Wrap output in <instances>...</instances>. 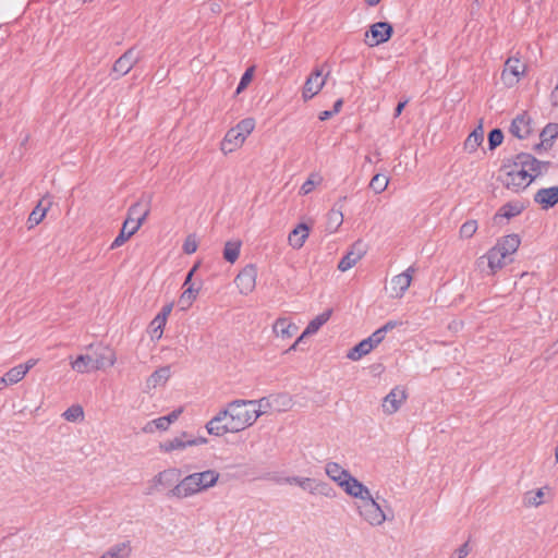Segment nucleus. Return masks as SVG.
<instances>
[{"label": "nucleus", "instance_id": "1", "mask_svg": "<svg viewBox=\"0 0 558 558\" xmlns=\"http://www.w3.org/2000/svg\"><path fill=\"white\" fill-rule=\"evenodd\" d=\"M220 474L215 470L195 472L183 477L169 492L170 497L187 498L215 486Z\"/></svg>", "mask_w": 558, "mask_h": 558}, {"label": "nucleus", "instance_id": "2", "mask_svg": "<svg viewBox=\"0 0 558 558\" xmlns=\"http://www.w3.org/2000/svg\"><path fill=\"white\" fill-rule=\"evenodd\" d=\"M256 400H233L231 401L225 411L231 424V429L234 433L244 429L263 414L262 410H247L246 405H255Z\"/></svg>", "mask_w": 558, "mask_h": 558}, {"label": "nucleus", "instance_id": "3", "mask_svg": "<svg viewBox=\"0 0 558 558\" xmlns=\"http://www.w3.org/2000/svg\"><path fill=\"white\" fill-rule=\"evenodd\" d=\"M549 167V162L539 161L527 153L518 154L504 165L505 174H542L547 172Z\"/></svg>", "mask_w": 558, "mask_h": 558}, {"label": "nucleus", "instance_id": "4", "mask_svg": "<svg viewBox=\"0 0 558 558\" xmlns=\"http://www.w3.org/2000/svg\"><path fill=\"white\" fill-rule=\"evenodd\" d=\"M360 515L371 525H380L387 520V514L372 494L364 497L357 505Z\"/></svg>", "mask_w": 558, "mask_h": 558}, {"label": "nucleus", "instance_id": "5", "mask_svg": "<svg viewBox=\"0 0 558 558\" xmlns=\"http://www.w3.org/2000/svg\"><path fill=\"white\" fill-rule=\"evenodd\" d=\"M393 33L392 25L388 22H377L371 25L366 33L365 44L369 47L378 46L388 41Z\"/></svg>", "mask_w": 558, "mask_h": 558}, {"label": "nucleus", "instance_id": "6", "mask_svg": "<svg viewBox=\"0 0 558 558\" xmlns=\"http://www.w3.org/2000/svg\"><path fill=\"white\" fill-rule=\"evenodd\" d=\"M507 258L508 257L499 251V247L494 246L476 260V265L482 271L485 270V267H488L489 274L494 275L497 270L507 265Z\"/></svg>", "mask_w": 558, "mask_h": 558}, {"label": "nucleus", "instance_id": "7", "mask_svg": "<svg viewBox=\"0 0 558 558\" xmlns=\"http://www.w3.org/2000/svg\"><path fill=\"white\" fill-rule=\"evenodd\" d=\"M141 60V53L134 47L128 49L119 57L112 66V73L117 74L114 78H119L128 74L135 64Z\"/></svg>", "mask_w": 558, "mask_h": 558}, {"label": "nucleus", "instance_id": "8", "mask_svg": "<svg viewBox=\"0 0 558 558\" xmlns=\"http://www.w3.org/2000/svg\"><path fill=\"white\" fill-rule=\"evenodd\" d=\"M525 72V64L518 58H509L501 73V80L507 86L515 85Z\"/></svg>", "mask_w": 558, "mask_h": 558}, {"label": "nucleus", "instance_id": "9", "mask_svg": "<svg viewBox=\"0 0 558 558\" xmlns=\"http://www.w3.org/2000/svg\"><path fill=\"white\" fill-rule=\"evenodd\" d=\"M89 349L93 350L95 368L106 369L113 366L116 363V353L110 347L102 344H90Z\"/></svg>", "mask_w": 558, "mask_h": 558}, {"label": "nucleus", "instance_id": "10", "mask_svg": "<svg viewBox=\"0 0 558 558\" xmlns=\"http://www.w3.org/2000/svg\"><path fill=\"white\" fill-rule=\"evenodd\" d=\"M257 269L254 265H246L235 277V284L242 294L251 293L256 284Z\"/></svg>", "mask_w": 558, "mask_h": 558}, {"label": "nucleus", "instance_id": "11", "mask_svg": "<svg viewBox=\"0 0 558 558\" xmlns=\"http://www.w3.org/2000/svg\"><path fill=\"white\" fill-rule=\"evenodd\" d=\"M326 83V77H323V72L320 69H316L311 73V75L306 78L303 90L302 98L304 101L312 99L316 96Z\"/></svg>", "mask_w": 558, "mask_h": 558}, {"label": "nucleus", "instance_id": "12", "mask_svg": "<svg viewBox=\"0 0 558 558\" xmlns=\"http://www.w3.org/2000/svg\"><path fill=\"white\" fill-rule=\"evenodd\" d=\"M365 254L366 245L361 240L354 242L350 251L340 259L338 269L340 271L351 269Z\"/></svg>", "mask_w": 558, "mask_h": 558}, {"label": "nucleus", "instance_id": "13", "mask_svg": "<svg viewBox=\"0 0 558 558\" xmlns=\"http://www.w3.org/2000/svg\"><path fill=\"white\" fill-rule=\"evenodd\" d=\"M206 429L208 434L215 436H223L227 433H234L231 429V424L227 416V411H219L207 424Z\"/></svg>", "mask_w": 558, "mask_h": 558}, {"label": "nucleus", "instance_id": "14", "mask_svg": "<svg viewBox=\"0 0 558 558\" xmlns=\"http://www.w3.org/2000/svg\"><path fill=\"white\" fill-rule=\"evenodd\" d=\"M407 393L405 390L400 387H395L384 398L383 402V411L387 414L396 413L401 404L405 401Z\"/></svg>", "mask_w": 558, "mask_h": 558}, {"label": "nucleus", "instance_id": "15", "mask_svg": "<svg viewBox=\"0 0 558 558\" xmlns=\"http://www.w3.org/2000/svg\"><path fill=\"white\" fill-rule=\"evenodd\" d=\"M414 269L409 267L404 272L395 276L390 281L391 296L401 298L412 281V275Z\"/></svg>", "mask_w": 558, "mask_h": 558}, {"label": "nucleus", "instance_id": "16", "mask_svg": "<svg viewBox=\"0 0 558 558\" xmlns=\"http://www.w3.org/2000/svg\"><path fill=\"white\" fill-rule=\"evenodd\" d=\"M340 487L348 495L360 499V501L363 500L364 497L371 495L369 489L352 475H350L347 480L342 481L340 483Z\"/></svg>", "mask_w": 558, "mask_h": 558}, {"label": "nucleus", "instance_id": "17", "mask_svg": "<svg viewBox=\"0 0 558 558\" xmlns=\"http://www.w3.org/2000/svg\"><path fill=\"white\" fill-rule=\"evenodd\" d=\"M534 202L543 209L553 208L558 204V186L544 187L536 192Z\"/></svg>", "mask_w": 558, "mask_h": 558}, {"label": "nucleus", "instance_id": "18", "mask_svg": "<svg viewBox=\"0 0 558 558\" xmlns=\"http://www.w3.org/2000/svg\"><path fill=\"white\" fill-rule=\"evenodd\" d=\"M510 132L513 136L522 140L529 136L531 133V119L524 112L517 116L510 125Z\"/></svg>", "mask_w": 558, "mask_h": 558}, {"label": "nucleus", "instance_id": "19", "mask_svg": "<svg viewBox=\"0 0 558 558\" xmlns=\"http://www.w3.org/2000/svg\"><path fill=\"white\" fill-rule=\"evenodd\" d=\"M142 225H143V217H141L138 219V221L135 222V225H133L131 227H130V220H125L123 222L120 233L111 243L110 248L113 250V248H117V247L121 246L122 244H124L140 229V227Z\"/></svg>", "mask_w": 558, "mask_h": 558}, {"label": "nucleus", "instance_id": "20", "mask_svg": "<svg viewBox=\"0 0 558 558\" xmlns=\"http://www.w3.org/2000/svg\"><path fill=\"white\" fill-rule=\"evenodd\" d=\"M171 375L170 366H162L156 369L145 383V392L155 389L159 385H165Z\"/></svg>", "mask_w": 558, "mask_h": 558}, {"label": "nucleus", "instance_id": "21", "mask_svg": "<svg viewBox=\"0 0 558 558\" xmlns=\"http://www.w3.org/2000/svg\"><path fill=\"white\" fill-rule=\"evenodd\" d=\"M524 206L520 202H509L501 206L494 216V222L499 223L504 218L511 219L520 215Z\"/></svg>", "mask_w": 558, "mask_h": 558}, {"label": "nucleus", "instance_id": "22", "mask_svg": "<svg viewBox=\"0 0 558 558\" xmlns=\"http://www.w3.org/2000/svg\"><path fill=\"white\" fill-rule=\"evenodd\" d=\"M308 234L310 227L306 223L301 222L289 233V244L293 248L299 250L304 245L306 239L308 238Z\"/></svg>", "mask_w": 558, "mask_h": 558}, {"label": "nucleus", "instance_id": "23", "mask_svg": "<svg viewBox=\"0 0 558 558\" xmlns=\"http://www.w3.org/2000/svg\"><path fill=\"white\" fill-rule=\"evenodd\" d=\"M521 243L520 236L515 233L508 234L498 240L496 247L506 256L509 257L517 252Z\"/></svg>", "mask_w": 558, "mask_h": 558}, {"label": "nucleus", "instance_id": "24", "mask_svg": "<svg viewBox=\"0 0 558 558\" xmlns=\"http://www.w3.org/2000/svg\"><path fill=\"white\" fill-rule=\"evenodd\" d=\"M241 133L233 128L230 129L221 142V150L223 154H229L235 150L244 143V137L240 136Z\"/></svg>", "mask_w": 558, "mask_h": 558}, {"label": "nucleus", "instance_id": "25", "mask_svg": "<svg viewBox=\"0 0 558 558\" xmlns=\"http://www.w3.org/2000/svg\"><path fill=\"white\" fill-rule=\"evenodd\" d=\"M180 477H181V471L175 468H170L162 472H159L154 477V483L156 486L161 485L163 487H170L174 483H177L180 480Z\"/></svg>", "mask_w": 558, "mask_h": 558}, {"label": "nucleus", "instance_id": "26", "mask_svg": "<svg viewBox=\"0 0 558 558\" xmlns=\"http://www.w3.org/2000/svg\"><path fill=\"white\" fill-rule=\"evenodd\" d=\"M501 183L514 192L529 186L537 177H498Z\"/></svg>", "mask_w": 558, "mask_h": 558}, {"label": "nucleus", "instance_id": "27", "mask_svg": "<svg viewBox=\"0 0 558 558\" xmlns=\"http://www.w3.org/2000/svg\"><path fill=\"white\" fill-rule=\"evenodd\" d=\"M71 366L77 373L84 374L92 371H98L95 368V362L93 355L82 354L78 355L72 363Z\"/></svg>", "mask_w": 558, "mask_h": 558}, {"label": "nucleus", "instance_id": "28", "mask_svg": "<svg viewBox=\"0 0 558 558\" xmlns=\"http://www.w3.org/2000/svg\"><path fill=\"white\" fill-rule=\"evenodd\" d=\"M326 474L336 482L339 486L340 483L347 480L351 473L343 469L340 464L336 462H328L325 468Z\"/></svg>", "mask_w": 558, "mask_h": 558}, {"label": "nucleus", "instance_id": "29", "mask_svg": "<svg viewBox=\"0 0 558 558\" xmlns=\"http://www.w3.org/2000/svg\"><path fill=\"white\" fill-rule=\"evenodd\" d=\"M332 310H326L314 319H312L303 331V336H311L316 333L323 325H325L331 317Z\"/></svg>", "mask_w": 558, "mask_h": 558}, {"label": "nucleus", "instance_id": "30", "mask_svg": "<svg viewBox=\"0 0 558 558\" xmlns=\"http://www.w3.org/2000/svg\"><path fill=\"white\" fill-rule=\"evenodd\" d=\"M187 436L189 434L186 432H183L180 437H174L173 439L160 442V450L165 452H170L173 450H182L189 447Z\"/></svg>", "mask_w": 558, "mask_h": 558}, {"label": "nucleus", "instance_id": "31", "mask_svg": "<svg viewBox=\"0 0 558 558\" xmlns=\"http://www.w3.org/2000/svg\"><path fill=\"white\" fill-rule=\"evenodd\" d=\"M281 400H282V402L280 404L283 407H286L290 403V399L286 395H281V396H275V397L270 396V397L260 398L259 400L256 401L255 404L258 405L257 410H262L263 414H264V413H267V411L272 408L274 403L279 404V402Z\"/></svg>", "mask_w": 558, "mask_h": 558}, {"label": "nucleus", "instance_id": "32", "mask_svg": "<svg viewBox=\"0 0 558 558\" xmlns=\"http://www.w3.org/2000/svg\"><path fill=\"white\" fill-rule=\"evenodd\" d=\"M372 343H369L368 339H364L355 344L347 354V357L352 361H359L364 355L368 354L373 350Z\"/></svg>", "mask_w": 558, "mask_h": 558}, {"label": "nucleus", "instance_id": "33", "mask_svg": "<svg viewBox=\"0 0 558 558\" xmlns=\"http://www.w3.org/2000/svg\"><path fill=\"white\" fill-rule=\"evenodd\" d=\"M484 141V131L482 126H477L465 140L464 149L473 153Z\"/></svg>", "mask_w": 558, "mask_h": 558}, {"label": "nucleus", "instance_id": "34", "mask_svg": "<svg viewBox=\"0 0 558 558\" xmlns=\"http://www.w3.org/2000/svg\"><path fill=\"white\" fill-rule=\"evenodd\" d=\"M296 330V326L289 323L286 318H278L274 324V331L282 338H291Z\"/></svg>", "mask_w": 558, "mask_h": 558}, {"label": "nucleus", "instance_id": "35", "mask_svg": "<svg viewBox=\"0 0 558 558\" xmlns=\"http://www.w3.org/2000/svg\"><path fill=\"white\" fill-rule=\"evenodd\" d=\"M241 245H242L241 241L226 242L223 252H222L225 260L230 264L235 263L240 255Z\"/></svg>", "mask_w": 558, "mask_h": 558}, {"label": "nucleus", "instance_id": "36", "mask_svg": "<svg viewBox=\"0 0 558 558\" xmlns=\"http://www.w3.org/2000/svg\"><path fill=\"white\" fill-rule=\"evenodd\" d=\"M558 136V124H547L539 134L541 145L543 147L550 148L553 146V140Z\"/></svg>", "mask_w": 558, "mask_h": 558}, {"label": "nucleus", "instance_id": "37", "mask_svg": "<svg viewBox=\"0 0 558 558\" xmlns=\"http://www.w3.org/2000/svg\"><path fill=\"white\" fill-rule=\"evenodd\" d=\"M149 209L143 208V205L138 202L133 204L128 210V218L125 220H130V225H135L141 217H143V221L148 216Z\"/></svg>", "mask_w": 558, "mask_h": 558}, {"label": "nucleus", "instance_id": "38", "mask_svg": "<svg viewBox=\"0 0 558 558\" xmlns=\"http://www.w3.org/2000/svg\"><path fill=\"white\" fill-rule=\"evenodd\" d=\"M198 291L199 288H194V284L184 289L179 300L181 310H187L192 305L198 294Z\"/></svg>", "mask_w": 558, "mask_h": 558}, {"label": "nucleus", "instance_id": "39", "mask_svg": "<svg viewBox=\"0 0 558 558\" xmlns=\"http://www.w3.org/2000/svg\"><path fill=\"white\" fill-rule=\"evenodd\" d=\"M131 548L126 543H120L107 550L100 558H126Z\"/></svg>", "mask_w": 558, "mask_h": 558}, {"label": "nucleus", "instance_id": "40", "mask_svg": "<svg viewBox=\"0 0 558 558\" xmlns=\"http://www.w3.org/2000/svg\"><path fill=\"white\" fill-rule=\"evenodd\" d=\"M342 223H343L342 211L332 208L328 214L327 230L329 232H336Z\"/></svg>", "mask_w": 558, "mask_h": 558}, {"label": "nucleus", "instance_id": "41", "mask_svg": "<svg viewBox=\"0 0 558 558\" xmlns=\"http://www.w3.org/2000/svg\"><path fill=\"white\" fill-rule=\"evenodd\" d=\"M255 128V120L253 118H246L241 120L233 129L238 131L240 136H243L244 140L250 135Z\"/></svg>", "mask_w": 558, "mask_h": 558}, {"label": "nucleus", "instance_id": "42", "mask_svg": "<svg viewBox=\"0 0 558 558\" xmlns=\"http://www.w3.org/2000/svg\"><path fill=\"white\" fill-rule=\"evenodd\" d=\"M167 320L157 314V316L151 320L149 327L153 339H160L162 337L163 327Z\"/></svg>", "mask_w": 558, "mask_h": 558}, {"label": "nucleus", "instance_id": "43", "mask_svg": "<svg viewBox=\"0 0 558 558\" xmlns=\"http://www.w3.org/2000/svg\"><path fill=\"white\" fill-rule=\"evenodd\" d=\"M47 208L41 207V203H39L28 216L29 228L39 225L45 218Z\"/></svg>", "mask_w": 558, "mask_h": 558}, {"label": "nucleus", "instance_id": "44", "mask_svg": "<svg viewBox=\"0 0 558 558\" xmlns=\"http://www.w3.org/2000/svg\"><path fill=\"white\" fill-rule=\"evenodd\" d=\"M25 376V371L22 369L21 365H16L8 371L4 375L8 384L13 385L21 381Z\"/></svg>", "mask_w": 558, "mask_h": 558}, {"label": "nucleus", "instance_id": "45", "mask_svg": "<svg viewBox=\"0 0 558 558\" xmlns=\"http://www.w3.org/2000/svg\"><path fill=\"white\" fill-rule=\"evenodd\" d=\"M389 184V177H372L368 183L371 190L376 194L384 192Z\"/></svg>", "mask_w": 558, "mask_h": 558}, {"label": "nucleus", "instance_id": "46", "mask_svg": "<svg viewBox=\"0 0 558 558\" xmlns=\"http://www.w3.org/2000/svg\"><path fill=\"white\" fill-rule=\"evenodd\" d=\"M504 141V133L500 129H493L488 133V147L490 150L497 148Z\"/></svg>", "mask_w": 558, "mask_h": 558}, {"label": "nucleus", "instance_id": "47", "mask_svg": "<svg viewBox=\"0 0 558 558\" xmlns=\"http://www.w3.org/2000/svg\"><path fill=\"white\" fill-rule=\"evenodd\" d=\"M314 494H318V495H322V496H325L328 498L336 497L335 489L328 483H325V482L316 481V485L314 487Z\"/></svg>", "mask_w": 558, "mask_h": 558}, {"label": "nucleus", "instance_id": "48", "mask_svg": "<svg viewBox=\"0 0 558 558\" xmlns=\"http://www.w3.org/2000/svg\"><path fill=\"white\" fill-rule=\"evenodd\" d=\"M477 230L476 220H468L460 228V236L463 239H470L474 235Z\"/></svg>", "mask_w": 558, "mask_h": 558}, {"label": "nucleus", "instance_id": "49", "mask_svg": "<svg viewBox=\"0 0 558 558\" xmlns=\"http://www.w3.org/2000/svg\"><path fill=\"white\" fill-rule=\"evenodd\" d=\"M254 71H255V66H250L246 69V71L243 73V75L240 80V83L236 87V92H235L236 94L242 93L247 87V85L251 83V81L253 78Z\"/></svg>", "mask_w": 558, "mask_h": 558}, {"label": "nucleus", "instance_id": "50", "mask_svg": "<svg viewBox=\"0 0 558 558\" xmlns=\"http://www.w3.org/2000/svg\"><path fill=\"white\" fill-rule=\"evenodd\" d=\"M63 416L70 422H74L84 416L83 408L81 405H72L64 413Z\"/></svg>", "mask_w": 558, "mask_h": 558}, {"label": "nucleus", "instance_id": "51", "mask_svg": "<svg viewBox=\"0 0 558 558\" xmlns=\"http://www.w3.org/2000/svg\"><path fill=\"white\" fill-rule=\"evenodd\" d=\"M322 182V177H310L308 180H306L303 185L300 189L301 195H307L311 193L314 187Z\"/></svg>", "mask_w": 558, "mask_h": 558}, {"label": "nucleus", "instance_id": "52", "mask_svg": "<svg viewBox=\"0 0 558 558\" xmlns=\"http://www.w3.org/2000/svg\"><path fill=\"white\" fill-rule=\"evenodd\" d=\"M543 496H544V493L542 489H537L535 493L530 492L525 496V504L529 506L537 507L541 504H543Z\"/></svg>", "mask_w": 558, "mask_h": 558}, {"label": "nucleus", "instance_id": "53", "mask_svg": "<svg viewBox=\"0 0 558 558\" xmlns=\"http://www.w3.org/2000/svg\"><path fill=\"white\" fill-rule=\"evenodd\" d=\"M197 250V241L195 235L190 234L183 243V252L185 254H193Z\"/></svg>", "mask_w": 558, "mask_h": 558}, {"label": "nucleus", "instance_id": "54", "mask_svg": "<svg viewBox=\"0 0 558 558\" xmlns=\"http://www.w3.org/2000/svg\"><path fill=\"white\" fill-rule=\"evenodd\" d=\"M367 339L373 348H376L385 339V333L380 329H377Z\"/></svg>", "mask_w": 558, "mask_h": 558}, {"label": "nucleus", "instance_id": "55", "mask_svg": "<svg viewBox=\"0 0 558 558\" xmlns=\"http://www.w3.org/2000/svg\"><path fill=\"white\" fill-rule=\"evenodd\" d=\"M316 485V481L310 477H304L302 480V483H300V487L304 490L310 492L311 494H314V487Z\"/></svg>", "mask_w": 558, "mask_h": 558}, {"label": "nucleus", "instance_id": "56", "mask_svg": "<svg viewBox=\"0 0 558 558\" xmlns=\"http://www.w3.org/2000/svg\"><path fill=\"white\" fill-rule=\"evenodd\" d=\"M153 423L155 428L160 430H167L170 426L165 416L153 420Z\"/></svg>", "mask_w": 558, "mask_h": 558}, {"label": "nucleus", "instance_id": "57", "mask_svg": "<svg viewBox=\"0 0 558 558\" xmlns=\"http://www.w3.org/2000/svg\"><path fill=\"white\" fill-rule=\"evenodd\" d=\"M470 553V547H469V543H464L462 544L456 551H454V555H456V558H464L469 555Z\"/></svg>", "mask_w": 558, "mask_h": 558}, {"label": "nucleus", "instance_id": "58", "mask_svg": "<svg viewBox=\"0 0 558 558\" xmlns=\"http://www.w3.org/2000/svg\"><path fill=\"white\" fill-rule=\"evenodd\" d=\"M199 267V263H196L187 272L186 277H185V280H184V283H183V287L184 288H187L189 286L193 284L192 283V278L194 276V274L196 272L197 268Z\"/></svg>", "mask_w": 558, "mask_h": 558}, {"label": "nucleus", "instance_id": "59", "mask_svg": "<svg viewBox=\"0 0 558 558\" xmlns=\"http://www.w3.org/2000/svg\"><path fill=\"white\" fill-rule=\"evenodd\" d=\"M183 412V409L182 408H179L177 410H173L171 413H169L168 415H166V420L168 422V424H172L173 422H175L179 416L181 415V413Z\"/></svg>", "mask_w": 558, "mask_h": 558}, {"label": "nucleus", "instance_id": "60", "mask_svg": "<svg viewBox=\"0 0 558 558\" xmlns=\"http://www.w3.org/2000/svg\"><path fill=\"white\" fill-rule=\"evenodd\" d=\"M401 323H399L397 320H389L383 327H380L379 329L386 335L388 331L392 330L393 328H396Z\"/></svg>", "mask_w": 558, "mask_h": 558}, {"label": "nucleus", "instance_id": "61", "mask_svg": "<svg viewBox=\"0 0 558 558\" xmlns=\"http://www.w3.org/2000/svg\"><path fill=\"white\" fill-rule=\"evenodd\" d=\"M172 307H173V304L170 303V304H167L165 305L160 313L158 314L159 316H161L163 319L167 320L168 316L170 315L171 311H172Z\"/></svg>", "mask_w": 558, "mask_h": 558}, {"label": "nucleus", "instance_id": "62", "mask_svg": "<svg viewBox=\"0 0 558 558\" xmlns=\"http://www.w3.org/2000/svg\"><path fill=\"white\" fill-rule=\"evenodd\" d=\"M206 442H207V438H205V437H198V438H189L187 437L189 446H197V445H203Z\"/></svg>", "mask_w": 558, "mask_h": 558}, {"label": "nucleus", "instance_id": "63", "mask_svg": "<svg viewBox=\"0 0 558 558\" xmlns=\"http://www.w3.org/2000/svg\"><path fill=\"white\" fill-rule=\"evenodd\" d=\"M37 363V360L31 359L25 364H20L22 369L25 371V375L28 373L31 368H33Z\"/></svg>", "mask_w": 558, "mask_h": 558}, {"label": "nucleus", "instance_id": "64", "mask_svg": "<svg viewBox=\"0 0 558 558\" xmlns=\"http://www.w3.org/2000/svg\"><path fill=\"white\" fill-rule=\"evenodd\" d=\"M208 5H209V10H210L213 13L218 14V13H220V12H221V5H220V3H219V2H217V1H210V2L208 3Z\"/></svg>", "mask_w": 558, "mask_h": 558}]
</instances>
